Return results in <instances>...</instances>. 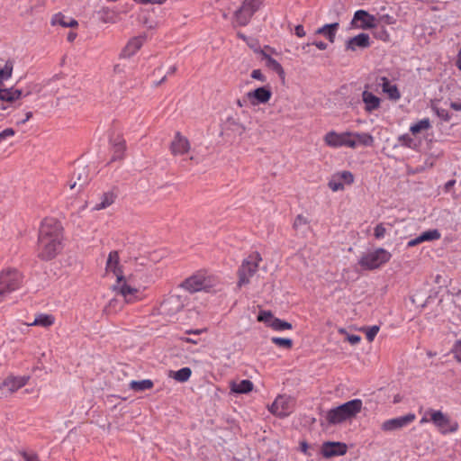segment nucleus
<instances>
[{
    "label": "nucleus",
    "instance_id": "47",
    "mask_svg": "<svg viewBox=\"0 0 461 461\" xmlns=\"http://www.w3.org/2000/svg\"><path fill=\"white\" fill-rule=\"evenodd\" d=\"M273 319H276V318L272 315V313L270 312H267V311L260 312V313L258 316V321H263V322L268 323V325L270 324V322L272 321Z\"/></svg>",
    "mask_w": 461,
    "mask_h": 461
},
{
    "label": "nucleus",
    "instance_id": "22",
    "mask_svg": "<svg viewBox=\"0 0 461 461\" xmlns=\"http://www.w3.org/2000/svg\"><path fill=\"white\" fill-rule=\"evenodd\" d=\"M106 274L112 273L116 279L121 280L123 276L122 271L120 266V258L117 251H111L108 255L106 266H105Z\"/></svg>",
    "mask_w": 461,
    "mask_h": 461
},
{
    "label": "nucleus",
    "instance_id": "53",
    "mask_svg": "<svg viewBox=\"0 0 461 461\" xmlns=\"http://www.w3.org/2000/svg\"><path fill=\"white\" fill-rule=\"evenodd\" d=\"M347 340L351 344V345H357L360 342L361 340V338L360 336L358 335H354V334H347Z\"/></svg>",
    "mask_w": 461,
    "mask_h": 461
},
{
    "label": "nucleus",
    "instance_id": "33",
    "mask_svg": "<svg viewBox=\"0 0 461 461\" xmlns=\"http://www.w3.org/2000/svg\"><path fill=\"white\" fill-rule=\"evenodd\" d=\"M431 128V122L429 118H423L410 126V131L412 135H418L422 131H429Z\"/></svg>",
    "mask_w": 461,
    "mask_h": 461
},
{
    "label": "nucleus",
    "instance_id": "32",
    "mask_svg": "<svg viewBox=\"0 0 461 461\" xmlns=\"http://www.w3.org/2000/svg\"><path fill=\"white\" fill-rule=\"evenodd\" d=\"M51 24L52 25L59 24L62 27L69 28V27L77 26V22L73 18L66 17L65 15H63L61 14H58L52 17Z\"/></svg>",
    "mask_w": 461,
    "mask_h": 461
},
{
    "label": "nucleus",
    "instance_id": "44",
    "mask_svg": "<svg viewBox=\"0 0 461 461\" xmlns=\"http://www.w3.org/2000/svg\"><path fill=\"white\" fill-rule=\"evenodd\" d=\"M396 23V20L393 16L390 14H382L377 18V25L381 24H386V25H393Z\"/></svg>",
    "mask_w": 461,
    "mask_h": 461
},
{
    "label": "nucleus",
    "instance_id": "25",
    "mask_svg": "<svg viewBox=\"0 0 461 461\" xmlns=\"http://www.w3.org/2000/svg\"><path fill=\"white\" fill-rule=\"evenodd\" d=\"M362 101L365 104V111L368 113L379 109L381 104V99L366 90L362 93Z\"/></svg>",
    "mask_w": 461,
    "mask_h": 461
},
{
    "label": "nucleus",
    "instance_id": "13",
    "mask_svg": "<svg viewBox=\"0 0 461 461\" xmlns=\"http://www.w3.org/2000/svg\"><path fill=\"white\" fill-rule=\"evenodd\" d=\"M185 305V298L180 295L171 294L167 296L160 305V311L163 314L173 316L179 312Z\"/></svg>",
    "mask_w": 461,
    "mask_h": 461
},
{
    "label": "nucleus",
    "instance_id": "27",
    "mask_svg": "<svg viewBox=\"0 0 461 461\" xmlns=\"http://www.w3.org/2000/svg\"><path fill=\"white\" fill-rule=\"evenodd\" d=\"M126 149V143L124 139L122 136H116L112 140V150L113 156L112 160H120L123 158L124 152Z\"/></svg>",
    "mask_w": 461,
    "mask_h": 461
},
{
    "label": "nucleus",
    "instance_id": "59",
    "mask_svg": "<svg viewBox=\"0 0 461 461\" xmlns=\"http://www.w3.org/2000/svg\"><path fill=\"white\" fill-rule=\"evenodd\" d=\"M32 116V112H28L26 113V116H24V119L21 122H19L18 123L20 124H24L26 122H28Z\"/></svg>",
    "mask_w": 461,
    "mask_h": 461
},
{
    "label": "nucleus",
    "instance_id": "10",
    "mask_svg": "<svg viewBox=\"0 0 461 461\" xmlns=\"http://www.w3.org/2000/svg\"><path fill=\"white\" fill-rule=\"evenodd\" d=\"M30 376H7L0 383V399L7 397L28 384Z\"/></svg>",
    "mask_w": 461,
    "mask_h": 461
},
{
    "label": "nucleus",
    "instance_id": "60",
    "mask_svg": "<svg viewBox=\"0 0 461 461\" xmlns=\"http://www.w3.org/2000/svg\"><path fill=\"white\" fill-rule=\"evenodd\" d=\"M456 65L459 70H461V49L458 51Z\"/></svg>",
    "mask_w": 461,
    "mask_h": 461
},
{
    "label": "nucleus",
    "instance_id": "37",
    "mask_svg": "<svg viewBox=\"0 0 461 461\" xmlns=\"http://www.w3.org/2000/svg\"><path fill=\"white\" fill-rule=\"evenodd\" d=\"M154 384L150 379H144L141 381L132 380L129 384V387L136 392L149 390L153 387Z\"/></svg>",
    "mask_w": 461,
    "mask_h": 461
},
{
    "label": "nucleus",
    "instance_id": "46",
    "mask_svg": "<svg viewBox=\"0 0 461 461\" xmlns=\"http://www.w3.org/2000/svg\"><path fill=\"white\" fill-rule=\"evenodd\" d=\"M19 455L24 461H40L39 456L34 452H27L24 450L19 451Z\"/></svg>",
    "mask_w": 461,
    "mask_h": 461
},
{
    "label": "nucleus",
    "instance_id": "42",
    "mask_svg": "<svg viewBox=\"0 0 461 461\" xmlns=\"http://www.w3.org/2000/svg\"><path fill=\"white\" fill-rule=\"evenodd\" d=\"M271 341L281 348H291L293 347V340L290 339H285V338H279V337H273L271 339Z\"/></svg>",
    "mask_w": 461,
    "mask_h": 461
},
{
    "label": "nucleus",
    "instance_id": "24",
    "mask_svg": "<svg viewBox=\"0 0 461 461\" xmlns=\"http://www.w3.org/2000/svg\"><path fill=\"white\" fill-rule=\"evenodd\" d=\"M370 46V38L368 34L360 33L350 38L346 44L348 50L356 51L357 49H366Z\"/></svg>",
    "mask_w": 461,
    "mask_h": 461
},
{
    "label": "nucleus",
    "instance_id": "7",
    "mask_svg": "<svg viewBox=\"0 0 461 461\" xmlns=\"http://www.w3.org/2000/svg\"><path fill=\"white\" fill-rule=\"evenodd\" d=\"M262 261L260 254L257 251L249 254L241 263L238 270V286L248 285L250 278L257 273L259 263Z\"/></svg>",
    "mask_w": 461,
    "mask_h": 461
},
{
    "label": "nucleus",
    "instance_id": "40",
    "mask_svg": "<svg viewBox=\"0 0 461 461\" xmlns=\"http://www.w3.org/2000/svg\"><path fill=\"white\" fill-rule=\"evenodd\" d=\"M374 29V32H373V35L375 38L382 41H384V42H388L390 41V34L388 32V31L384 28V26H376V28H373Z\"/></svg>",
    "mask_w": 461,
    "mask_h": 461
},
{
    "label": "nucleus",
    "instance_id": "5",
    "mask_svg": "<svg viewBox=\"0 0 461 461\" xmlns=\"http://www.w3.org/2000/svg\"><path fill=\"white\" fill-rule=\"evenodd\" d=\"M220 284L219 278L205 271H199L192 276L186 278L182 284L181 287L190 293H196L199 291L210 292Z\"/></svg>",
    "mask_w": 461,
    "mask_h": 461
},
{
    "label": "nucleus",
    "instance_id": "45",
    "mask_svg": "<svg viewBox=\"0 0 461 461\" xmlns=\"http://www.w3.org/2000/svg\"><path fill=\"white\" fill-rule=\"evenodd\" d=\"M386 231L387 230L385 228V225L384 223H379L375 226L374 230V235L375 239L381 240L384 238Z\"/></svg>",
    "mask_w": 461,
    "mask_h": 461
},
{
    "label": "nucleus",
    "instance_id": "63",
    "mask_svg": "<svg viewBox=\"0 0 461 461\" xmlns=\"http://www.w3.org/2000/svg\"><path fill=\"white\" fill-rule=\"evenodd\" d=\"M176 71V66H172L168 68V71L167 73V75H172L174 74L175 72Z\"/></svg>",
    "mask_w": 461,
    "mask_h": 461
},
{
    "label": "nucleus",
    "instance_id": "48",
    "mask_svg": "<svg viewBox=\"0 0 461 461\" xmlns=\"http://www.w3.org/2000/svg\"><path fill=\"white\" fill-rule=\"evenodd\" d=\"M452 353L454 354V357L456 361L461 363V339L455 343L452 348Z\"/></svg>",
    "mask_w": 461,
    "mask_h": 461
},
{
    "label": "nucleus",
    "instance_id": "52",
    "mask_svg": "<svg viewBox=\"0 0 461 461\" xmlns=\"http://www.w3.org/2000/svg\"><path fill=\"white\" fill-rule=\"evenodd\" d=\"M436 113L437 115L445 122H448L451 118L448 112L445 109H437Z\"/></svg>",
    "mask_w": 461,
    "mask_h": 461
},
{
    "label": "nucleus",
    "instance_id": "54",
    "mask_svg": "<svg viewBox=\"0 0 461 461\" xmlns=\"http://www.w3.org/2000/svg\"><path fill=\"white\" fill-rule=\"evenodd\" d=\"M456 184V180L455 179H451L449 181H447L445 185H444V191L446 193H448L450 192V190L453 188V186L455 185Z\"/></svg>",
    "mask_w": 461,
    "mask_h": 461
},
{
    "label": "nucleus",
    "instance_id": "35",
    "mask_svg": "<svg viewBox=\"0 0 461 461\" xmlns=\"http://www.w3.org/2000/svg\"><path fill=\"white\" fill-rule=\"evenodd\" d=\"M230 390L236 393H247L253 390V384L249 380H241L238 383H232Z\"/></svg>",
    "mask_w": 461,
    "mask_h": 461
},
{
    "label": "nucleus",
    "instance_id": "31",
    "mask_svg": "<svg viewBox=\"0 0 461 461\" xmlns=\"http://www.w3.org/2000/svg\"><path fill=\"white\" fill-rule=\"evenodd\" d=\"M338 28H339V23H338L325 24L324 26L319 28L316 32L318 34L323 35L330 42H334Z\"/></svg>",
    "mask_w": 461,
    "mask_h": 461
},
{
    "label": "nucleus",
    "instance_id": "51",
    "mask_svg": "<svg viewBox=\"0 0 461 461\" xmlns=\"http://www.w3.org/2000/svg\"><path fill=\"white\" fill-rule=\"evenodd\" d=\"M251 77L260 82L266 81V77L263 75L260 69H254L251 72Z\"/></svg>",
    "mask_w": 461,
    "mask_h": 461
},
{
    "label": "nucleus",
    "instance_id": "17",
    "mask_svg": "<svg viewBox=\"0 0 461 461\" xmlns=\"http://www.w3.org/2000/svg\"><path fill=\"white\" fill-rule=\"evenodd\" d=\"M271 97L272 91L269 86H261L246 94L247 100L254 106L268 103Z\"/></svg>",
    "mask_w": 461,
    "mask_h": 461
},
{
    "label": "nucleus",
    "instance_id": "64",
    "mask_svg": "<svg viewBox=\"0 0 461 461\" xmlns=\"http://www.w3.org/2000/svg\"><path fill=\"white\" fill-rule=\"evenodd\" d=\"M183 340L187 342V343H193V344H197L198 343L197 340H194V339H193L191 338H184Z\"/></svg>",
    "mask_w": 461,
    "mask_h": 461
},
{
    "label": "nucleus",
    "instance_id": "62",
    "mask_svg": "<svg viewBox=\"0 0 461 461\" xmlns=\"http://www.w3.org/2000/svg\"><path fill=\"white\" fill-rule=\"evenodd\" d=\"M76 37H77V33L69 32L68 35V41L71 42L76 39Z\"/></svg>",
    "mask_w": 461,
    "mask_h": 461
},
{
    "label": "nucleus",
    "instance_id": "58",
    "mask_svg": "<svg viewBox=\"0 0 461 461\" xmlns=\"http://www.w3.org/2000/svg\"><path fill=\"white\" fill-rule=\"evenodd\" d=\"M308 447H309V446L306 442H304V441L301 442L300 449L303 453L307 454Z\"/></svg>",
    "mask_w": 461,
    "mask_h": 461
},
{
    "label": "nucleus",
    "instance_id": "29",
    "mask_svg": "<svg viewBox=\"0 0 461 461\" xmlns=\"http://www.w3.org/2000/svg\"><path fill=\"white\" fill-rule=\"evenodd\" d=\"M116 197V194L113 191L104 193L100 196V202L94 206V210L100 211L106 209L115 202Z\"/></svg>",
    "mask_w": 461,
    "mask_h": 461
},
{
    "label": "nucleus",
    "instance_id": "39",
    "mask_svg": "<svg viewBox=\"0 0 461 461\" xmlns=\"http://www.w3.org/2000/svg\"><path fill=\"white\" fill-rule=\"evenodd\" d=\"M269 326L277 331L285 330H291L293 328L292 324L290 322H287L285 321L280 320L278 318L273 319L270 322Z\"/></svg>",
    "mask_w": 461,
    "mask_h": 461
},
{
    "label": "nucleus",
    "instance_id": "3",
    "mask_svg": "<svg viewBox=\"0 0 461 461\" xmlns=\"http://www.w3.org/2000/svg\"><path fill=\"white\" fill-rule=\"evenodd\" d=\"M362 409V400L353 399L336 408L329 410L325 418L330 425L341 424L346 421H351L361 412Z\"/></svg>",
    "mask_w": 461,
    "mask_h": 461
},
{
    "label": "nucleus",
    "instance_id": "14",
    "mask_svg": "<svg viewBox=\"0 0 461 461\" xmlns=\"http://www.w3.org/2000/svg\"><path fill=\"white\" fill-rule=\"evenodd\" d=\"M352 24L361 30L373 29L377 26V18L365 10H357L354 14Z\"/></svg>",
    "mask_w": 461,
    "mask_h": 461
},
{
    "label": "nucleus",
    "instance_id": "61",
    "mask_svg": "<svg viewBox=\"0 0 461 461\" xmlns=\"http://www.w3.org/2000/svg\"><path fill=\"white\" fill-rule=\"evenodd\" d=\"M118 303V301L116 299H113L109 302L108 308H115V305Z\"/></svg>",
    "mask_w": 461,
    "mask_h": 461
},
{
    "label": "nucleus",
    "instance_id": "1",
    "mask_svg": "<svg viewBox=\"0 0 461 461\" xmlns=\"http://www.w3.org/2000/svg\"><path fill=\"white\" fill-rule=\"evenodd\" d=\"M63 227L54 218H45L41 224L37 253L42 260L54 258L62 249Z\"/></svg>",
    "mask_w": 461,
    "mask_h": 461
},
{
    "label": "nucleus",
    "instance_id": "26",
    "mask_svg": "<svg viewBox=\"0 0 461 461\" xmlns=\"http://www.w3.org/2000/svg\"><path fill=\"white\" fill-rule=\"evenodd\" d=\"M56 318L54 315L50 313H37L32 322L24 323L27 326H39L48 329L54 325Z\"/></svg>",
    "mask_w": 461,
    "mask_h": 461
},
{
    "label": "nucleus",
    "instance_id": "9",
    "mask_svg": "<svg viewBox=\"0 0 461 461\" xmlns=\"http://www.w3.org/2000/svg\"><path fill=\"white\" fill-rule=\"evenodd\" d=\"M260 5V0H244L240 8L234 14L235 24L238 26L247 25Z\"/></svg>",
    "mask_w": 461,
    "mask_h": 461
},
{
    "label": "nucleus",
    "instance_id": "18",
    "mask_svg": "<svg viewBox=\"0 0 461 461\" xmlns=\"http://www.w3.org/2000/svg\"><path fill=\"white\" fill-rule=\"evenodd\" d=\"M191 149L190 142L186 137L176 132L170 144V151L174 156H183Z\"/></svg>",
    "mask_w": 461,
    "mask_h": 461
},
{
    "label": "nucleus",
    "instance_id": "21",
    "mask_svg": "<svg viewBox=\"0 0 461 461\" xmlns=\"http://www.w3.org/2000/svg\"><path fill=\"white\" fill-rule=\"evenodd\" d=\"M347 445L341 442H325L321 447V454L327 458L343 456L347 453Z\"/></svg>",
    "mask_w": 461,
    "mask_h": 461
},
{
    "label": "nucleus",
    "instance_id": "38",
    "mask_svg": "<svg viewBox=\"0 0 461 461\" xmlns=\"http://www.w3.org/2000/svg\"><path fill=\"white\" fill-rule=\"evenodd\" d=\"M397 141H398L400 146L404 147V148H408V149H413L417 146L415 141H414V140H413V138L410 134H408V133L400 135L397 138Z\"/></svg>",
    "mask_w": 461,
    "mask_h": 461
},
{
    "label": "nucleus",
    "instance_id": "57",
    "mask_svg": "<svg viewBox=\"0 0 461 461\" xmlns=\"http://www.w3.org/2000/svg\"><path fill=\"white\" fill-rule=\"evenodd\" d=\"M450 107L455 111H461V101L460 102H451Z\"/></svg>",
    "mask_w": 461,
    "mask_h": 461
},
{
    "label": "nucleus",
    "instance_id": "34",
    "mask_svg": "<svg viewBox=\"0 0 461 461\" xmlns=\"http://www.w3.org/2000/svg\"><path fill=\"white\" fill-rule=\"evenodd\" d=\"M14 69V61L11 59L0 61V82L11 78Z\"/></svg>",
    "mask_w": 461,
    "mask_h": 461
},
{
    "label": "nucleus",
    "instance_id": "36",
    "mask_svg": "<svg viewBox=\"0 0 461 461\" xmlns=\"http://www.w3.org/2000/svg\"><path fill=\"white\" fill-rule=\"evenodd\" d=\"M192 375V370L189 367H183L177 371H170L169 376L180 383H185L189 380Z\"/></svg>",
    "mask_w": 461,
    "mask_h": 461
},
{
    "label": "nucleus",
    "instance_id": "41",
    "mask_svg": "<svg viewBox=\"0 0 461 461\" xmlns=\"http://www.w3.org/2000/svg\"><path fill=\"white\" fill-rule=\"evenodd\" d=\"M74 176H77L79 187H83L86 184H87L89 180L88 171L86 167L77 168V171L74 173Z\"/></svg>",
    "mask_w": 461,
    "mask_h": 461
},
{
    "label": "nucleus",
    "instance_id": "6",
    "mask_svg": "<svg viewBox=\"0 0 461 461\" xmlns=\"http://www.w3.org/2000/svg\"><path fill=\"white\" fill-rule=\"evenodd\" d=\"M23 276L17 269L8 268L0 272V303L13 292L20 289Z\"/></svg>",
    "mask_w": 461,
    "mask_h": 461
},
{
    "label": "nucleus",
    "instance_id": "55",
    "mask_svg": "<svg viewBox=\"0 0 461 461\" xmlns=\"http://www.w3.org/2000/svg\"><path fill=\"white\" fill-rule=\"evenodd\" d=\"M295 34L298 37H303L305 35V32L303 25H297L295 27Z\"/></svg>",
    "mask_w": 461,
    "mask_h": 461
},
{
    "label": "nucleus",
    "instance_id": "16",
    "mask_svg": "<svg viewBox=\"0 0 461 461\" xmlns=\"http://www.w3.org/2000/svg\"><path fill=\"white\" fill-rule=\"evenodd\" d=\"M415 419L416 416L414 413H408L404 416L384 420L381 425V429L385 432L397 430L410 425Z\"/></svg>",
    "mask_w": 461,
    "mask_h": 461
},
{
    "label": "nucleus",
    "instance_id": "23",
    "mask_svg": "<svg viewBox=\"0 0 461 461\" xmlns=\"http://www.w3.org/2000/svg\"><path fill=\"white\" fill-rule=\"evenodd\" d=\"M440 238L441 233L438 230H429L422 232L418 237L410 240L407 243V247L412 248L423 242L438 240Z\"/></svg>",
    "mask_w": 461,
    "mask_h": 461
},
{
    "label": "nucleus",
    "instance_id": "8",
    "mask_svg": "<svg viewBox=\"0 0 461 461\" xmlns=\"http://www.w3.org/2000/svg\"><path fill=\"white\" fill-rule=\"evenodd\" d=\"M391 258L392 255L389 251L379 248L364 254L358 263L364 269L374 270L387 263Z\"/></svg>",
    "mask_w": 461,
    "mask_h": 461
},
{
    "label": "nucleus",
    "instance_id": "20",
    "mask_svg": "<svg viewBox=\"0 0 461 461\" xmlns=\"http://www.w3.org/2000/svg\"><path fill=\"white\" fill-rule=\"evenodd\" d=\"M379 86L382 88V92L386 95L389 100L397 102L401 99L402 95L398 86L387 78L386 77H381L379 79Z\"/></svg>",
    "mask_w": 461,
    "mask_h": 461
},
{
    "label": "nucleus",
    "instance_id": "15",
    "mask_svg": "<svg viewBox=\"0 0 461 461\" xmlns=\"http://www.w3.org/2000/svg\"><path fill=\"white\" fill-rule=\"evenodd\" d=\"M354 182V176L351 172L344 170L332 175L328 183V186L333 192L341 191L345 188V185H351Z\"/></svg>",
    "mask_w": 461,
    "mask_h": 461
},
{
    "label": "nucleus",
    "instance_id": "50",
    "mask_svg": "<svg viewBox=\"0 0 461 461\" xmlns=\"http://www.w3.org/2000/svg\"><path fill=\"white\" fill-rule=\"evenodd\" d=\"M15 131L12 128H7L0 132V142L7 138L13 137Z\"/></svg>",
    "mask_w": 461,
    "mask_h": 461
},
{
    "label": "nucleus",
    "instance_id": "56",
    "mask_svg": "<svg viewBox=\"0 0 461 461\" xmlns=\"http://www.w3.org/2000/svg\"><path fill=\"white\" fill-rule=\"evenodd\" d=\"M312 44L315 45L321 50H324L327 49V44L323 41H314Z\"/></svg>",
    "mask_w": 461,
    "mask_h": 461
},
{
    "label": "nucleus",
    "instance_id": "12",
    "mask_svg": "<svg viewBox=\"0 0 461 461\" xmlns=\"http://www.w3.org/2000/svg\"><path fill=\"white\" fill-rule=\"evenodd\" d=\"M113 290L117 294L123 297L126 303H132L141 299L140 291L130 285L124 279V276L121 280L117 279L116 284L113 285Z\"/></svg>",
    "mask_w": 461,
    "mask_h": 461
},
{
    "label": "nucleus",
    "instance_id": "28",
    "mask_svg": "<svg viewBox=\"0 0 461 461\" xmlns=\"http://www.w3.org/2000/svg\"><path fill=\"white\" fill-rule=\"evenodd\" d=\"M29 93H26L25 95L23 94L22 90L14 89V88H6V89H0V100L5 101V102H14L15 100L20 99L22 96L28 95Z\"/></svg>",
    "mask_w": 461,
    "mask_h": 461
},
{
    "label": "nucleus",
    "instance_id": "30",
    "mask_svg": "<svg viewBox=\"0 0 461 461\" xmlns=\"http://www.w3.org/2000/svg\"><path fill=\"white\" fill-rule=\"evenodd\" d=\"M262 56L263 59L266 61V66L269 69L275 71L280 77L281 79H285V73L281 64L265 52L262 53Z\"/></svg>",
    "mask_w": 461,
    "mask_h": 461
},
{
    "label": "nucleus",
    "instance_id": "43",
    "mask_svg": "<svg viewBox=\"0 0 461 461\" xmlns=\"http://www.w3.org/2000/svg\"><path fill=\"white\" fill-rule=\"evenodd\" d=\"M379 330H380V327L377 325H374V326H370V327L362 329V330L366 332V339L369 342H372L375 339V336L379 332Z\"/></svg>",
    "mask_w": 461,
    "mask_h": 461
},
{
    "label": "nucleus",
    "instance_id": "11",
    "mask_svg": "<svg viewBox=\"0 0 461 461\" xmlns=\"http://www.w3.org/2000/svg\"><path fill=\"white\" fill-rule=\"evenodd\" d=\"M294 401L287 395H278L268 410L278 417H286L294 411Z\"/></svg>",
    "mask_w": 461,
    "mask_h": 461
},
{
    "label": "nucleus",
    "instance_id": "19",
    "mask_svg": "<svg viewBox=\"0 0 461 461\" xmlns=\"http://www.w3.org/2000/svg\"><path fill=\"white\" fill-rule=\"evenodd\" d=\"M147 41L146 34H141L130 39L122 50L121 56L123 58H130L136 54Z\"/></svg>",
    "mask_w": 461,
    "mask_h": 461
},
{
    "label": "nucleus",
    "instance_id": "2",
    "mask_svg": "<svg viewBox=\"0 0 461 461\" xmlns=\"http://www.w3.org/2000/svg\"><path fill=\"white\" fill-rule=\"evenodd\" d=\"M323 141L331 149L346 147L355 149L357 146H373L374 137L367 132L330 131L323 136Z\"/></svg>",
    "mask_w": 461,
    "mask_h": 461
},
{
    "label": "nucleus",
    "instance_id": "4",
    "mask_svg": "<svg viewBox=\"0 0 461 461\" xmlns=\"http://www.w3.org/2000/svg\"><path fill=\"white\" fill-rule=\"evenodd\" d=\"M429 422H431L441 434L454 433L458 429V423L440 410L429 408L423 412L420 423L422 425Z\"/></svg>",
    "mask_w": 461,
    "mask_h": 461
},
{
    "label": "nucleus",
    "instance_id": "49",
    "mask_svg": "<svg viewBox=\"0 0 461 461\" xmlns=\"http://www.w3.org/2000/svg\"><path fill=\"white\" fill-rule=\"evenodd\" d=\"M308 224V221L307 219L299 214L296 216L294 221V228L298 230L299 228L303 227V226H306Z\"/></svg>",
    "mask_w": 461,
    "mask_h": 461
}]
</instances>
